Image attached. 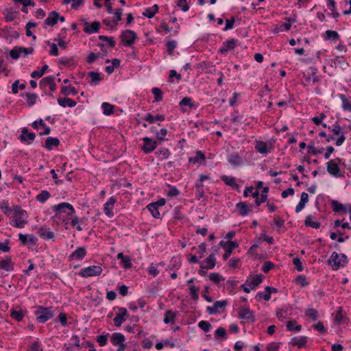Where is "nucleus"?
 Returning a JSON list of instances; mask_svg holds the SVG:
<instances>
[{
  "instance_id": "1",
  "label": "nucleus",
  "mask_w": 351,
  "mask_h": 351,
  "mask_svg": "<svg viewBox=\"0 0 351 351\" xmlns=\"http://www.w3.org/2000/svg\"><path fill=\"white\" fill-rule=\"evenodd\" d=\"M14 224L13 226L18 228H24L27 223V213L19 206H13Z\"/></svg>"
},
{
  "instance_id": "2",
  "label": "nucleus",
  "mask_w": 351,
  "mask_h": 351,
  "mask_svg": "<svg viewBox=\"0 0 351 351\" xmlns=\"http://www.w3.org/2000/svg\"><path fill=\"white\" fill-rule=\"evenodd\" d=\"M348 263L347 256L344 254H339L333 252L328 260V264L330 265L334 270H337L340 267H344Z\"/></svg>"
},
{
  "instance_id": "3",
  "label": "nucleus",
  "mask_w": 351,
  "mask_h": 351,
  "mask_svg": "<svg viewBox=\"0 0 351 351\" xmlns=\"http://www.w3.org/2000/svg\"><path fill=\"white\" fill-rule=\"evenodd\" d=\"M53 210L55 212V217L60 218L64 215L66 216H71L75 213L73 206L67 202H62L53 207Z\"/></svg>"
},
{
  "instance_id": "4",
  "label": "nucleus",
  "mask_w": 351,
  "mask_h": 351,
  "mask_svg": "<svg viewBox=\"0 0 351 351\" xmlns=\"http://www.w3.org/2000/svg\"><path fill=\"white\" fill-rule=\"evenodd\" d=\"M36 320L39 323H45L54 316V312L51 308H46L39 306L35 311Z\"/></svg>"
},
{
  "instance_id": "5",
  "label": "nucleus",
  "mask_w": 351,
  "mask_h": 351,
  "mask_svg": "<svg viewBox=\"0 0 351 351\" xmlns=\"http://www.w3.org/2000/svg\"><path fill=\"white\" fill-rule=\"evenodd\" d=\"M341 161V160L339 158L329 160L326 163V170L328 173L336 178L341 176L340 167L339 166V162Z\"/></svg>"
},
{
  "instance_id": "6",
  "label": "nucleus",
  "mask_w": 351,
  "mask_h": 351,
  "mask_svg": "<svg viewBox=\"0 0 351 351\" xmlns=\"http://www.w3.org/2000/svg\"><path fill=\"white\" fill-rule=\"evenodd\" d=\"M102 272V268L99 265H92L80 270L79 275L84 278L99 276Z\"/></svg>"
},
{
  "instance_id": "7",
  "label": "nucleus",
  "mask_w": 351,
  "mask_h": 351,
  "mask_svg": "<svg viewBox=\"0 0 351 351\" xmlns=\"http://www.w3.org/2000/svg\"><path fill=\"white\" fill-rule=\"evenodd\" d=\"M239 317L245 320L247 323H253L255 322L254 312L245 306H241L238 311Z\"/></svg>"
},
{
  "instance_id": "8",
  "label": "nucleus",
  "mask_w": 351,
  "mask_h": 351,
  "mask_svg": "<svg viewBox=\"0 0 351 351\" xmlns=\"http://www.w3.org/2000/svg\"><path fill=\"white\" fill-rule=\"evenodd\" d=\"M122 42L128 46H131L134 40L137 38L136 34L130 29L125 30L122 32L120 36Z\"/></svg>"
},
{
  "instance_id": "9",
  "label": "nucleus",
  "mask_w": 351,
  "mask_h": 351,
  "mask_svg": "<svg viewBox=\"0 0 351 351\" xmlns=\"http://www.w3.org/2000/svg\"><path fill=\"white\" fill-rule=\"evenodd\" d=\"M143 145L142 147V150L145 154H149L152 152L158 146V142L155 140H153L149 137H144L143 138Z\"/></svg>"
},
{
  "instance_id": "10",
  "label": "nucleus",
  "mask_w": 351,
  "mask_h": 351,
  "mask_svg": "<svg viewBox=\"0 0 351 351\" xmlns=\"http://www.w3.org/2000/svg\"><path fill=\"white\" fill-rule=\"evenodd\" d=\"M36 135L33 132H29L27 128H23L21 130V134L19 136L20 141L27 145L31 144L35 139Z\"/></svg>"
},
{
  "instance_id": "11",
  "label": "nucleus",
  "mask_w": 351,
  "mask_h": 351,
  "mask_svg": "<svg viewBox=\"0 0 351 351\" xmlns=\"http://www.w3.org/2000/svg\"><path fill=\"white\" fill-rule=\"evenodd\" d=\"M331 131L334 133L335 135H339V137L337 138L335 145L337 146H341L346 140V136L342 128L340 126V125L336 123L335 125H333V128L331 129Z\"/></svg>"
},
{
  "instance_id": "12",
  "label": "nucleus",
  "mask_w": 351,
  "mask_h": 351,
  "mask_svg": "<svg viewBox=\"0 0 351 351\" xmlns=\"http://www.w3.org/2000/svg\"><path fill=\"white\" fill-rule=\"evenodd\" d=\"M40 86L42 88H45L49 86L51 91H55L56 89V85L55 83V77L53 76H47L43 78L40 81Z\"/></svg>"
},
{
  "instance_id": "13",
  "label": "nucleus",
  "mask_w": 351,
  "mask_h": 351,
  "mask_svg": "<svg viewBox=\"0 0 351 351\" xmlns=\"http://www.w3.org/2000/svg\"><path fill=\"white\" fill-rule=\"evenodd\" d=\"M201 269H211L215 267L216 265V258L215 254H210L204 261V262H200Z\"/></svg>"
},
{
  "instance_id": "14",
  "label": "nucleus",
  "mask_w": 351,
  "mask_h": 351,
  "mask_svg": "<svg viewBox=\"0 0 351 351\" xmlns=\"http://www.w3.org/2000/svg\"><path fill=\"white\" fill-rule=\"evenodd\" d=\"M116 202V198L114 197H111L104 204V211L108 217H112L114 216L112 210L114 209V206Z\"/></svg>"
},
{
  "instance_id": "15",
  "label": "nucleus",
  "mask_w": 351,
  "mask_h": 351,
  "mask_svg": "<svg viewBox=\"0 0 351 351\" xmlns=\"http://www.w3.org/2000/svg\"><path fill=\"white\" fill-rule=\"evenodd\" d=\"M237 43L238 40L234 38L228 40L223 43V46L219 49V53L225 54L228 50L234 49Z\"/></svg>"
},
{
  "instance_id": "16",
  "label": "nucleus",
  "mask_w": 351,
  "mask_h": 351,
  "mask_svg": "<svg viewBox=\"0 0 351 351\" xmlns=\"http://www.w3.org/2000/svg\"><path fill=\"white\" fill-rule=\"evenodd\" d=\"M14 263L12 262L10 256H5L0 261V269L6 271H12L14 270Z\"/></svg>"
},
{
  "instance_id": "17",
  "label": "nucleus",
  "mask_w": 351,
  "mask_h": 351,
  "mask_svg": "<svg viewBox=\"0 0 351 351\" xmlns=\"http://www.w3.org/2000/svg\"><path fill=\"white\" fill-rule=\"evenodd\" d=\"M84 31L87 34H94L98 32L100 27V23L98 21H94L92 23H89L87 21L84 23Z\"/></svg>"
},
{
  "instance_id": "18",
  "label": "nucleus",
  "mask_w": 351,
  "mask_h": 351,
  "mask_svg": "<svg viewBox=\"0 0 351 351\" xmlns=\"http://www.w3.org/2000/svg\"><path fill=\"white\" fill-rule=\"evenodd\" d=\"M86 254V249L84 247H79L75 250L70 256L69 259L70 261L77 259L82 260Z\"/></svg>"
},
{
  "instance_id": "19",
  "label": "nucleus",
  "mask_w": 351,
  "mask_h": 351,
  "mask_svg": "<svg viewBox=\"0 0 351 351\" xmlns=\"http://www.w3.org/2000/svg\"><path fill=\"white\" fill-rule=\"evenodd\" d=\"M58 21V12L53 11L49 13L47 18L45 20V23L49 26H54Z\"/></svg>"
},
{
  "instance_id": "20",
  "label": "nucleus",
  "mask_w": 351,
  "mask_h": 351,
  "mask_svg": "<svg viewBox=\"0 0 351 351\" xmlns=\"http://www.w3.org/2000/svg\"><path fill=\"white\" fill-rule=\"evenodd\" d=\"M38 233L43 239H51L54 237V234L51 231L50 228L42 226L39 228Z\"/></svg>"
},
{
  "instance_id": "21",
  "label": "nucleus",
  "mask_w": 351,
  "mask_h": 351,
  "mask_svg": "<svg viewBox=\"0 0 351 351\" xmlns=\"http://www.w3.org/2000/svg\"><path fill=\"white\" fill-rule=\"evenodd\" d=\"M110 341L112 343L114 346H121L125 345V337L121 333H113L111 336Z\"/></svg>"
},
{
  "instance_id": "22",
  "label": "nucleus",
  "mask_w": 351,
  "mask_h": 351,
  "mask_svg": "<svg viewBox=\"0 0 351 351\" xmlns=\"http://www.w3.org/2000/svg\"><path fill=\"white\" fill-rule=\"evenodd\" d=\"M308 193L305 192L302 193L300 200L295 207V213H298L304 209L305 204L308 202Z\"/></svg>"
},
{
  "instance_id": "23",
  "label": "nucleus",
  "mask_w": 351,
  "mask_h": 351,
  "mask_svg": "<svg viewBox=\"0 0 351 351\" xmlns=\"http://www.w3.org/2000/svg\"><path fill=\"white\" fill-rule=\"evenodd\" d=\"M255 149L260 154L265 155L267 154L269 152L267 144L265 142L261 141H256L255 142Z\"/></svg>"
},
{
  "instance_id": "24",
  "label": "nucleus",
  "mask_w": 351,
  "mask_h": 351,
  "mask_svg": "<svg viewBox=\"0 0 351 351\" xmlns=\"http://www.w3.org/2000/svg\"><path fill=\"white\" fill-rule=\"evenodd\" d=\"M88 76L90 78L89 83L92 86H97L102 80L101 74L95 71L88 72Z\"/></svg>"
},
{
  "instance_id": "25",
  "label": "nucleus",
  "mask_w": 351,
  "mask_h": 351,
  "mask_svg": "<svg viewBox=\"0 0 351 351\" xmlns=\"http://www.w3.org/2000/svg\"><path fill=\"white\" fill-rule=\"evenodd\" d=\"M60 145V141L57 138L48 137L45 141V147L48 150H51L53 147H57Z\"/></svg>"
},
{
  "instance_id": "26",
  "label": "nucleus",
  "mask_w": 351,
  "mask_h": 351,
  "mask_svg": "<svg viewBox=\"0 0 351 351\" xmlns=\"http://www.w3.org/2000/svg\"><path fill=\"white\" fill-rule=\"evenodd\" d=\"M221 180L226 184L235 189H239V186L237 184L236 180L234 177L222 176Z\"/></svg>"
},
{
  "instance_id": "27",
  "label": "nucleus",
  "mask_w": 351,
  "mask_h": 351,
  "mask_svg": "<svg viewBox=\"0 0 351 351\" xmlns=\"http://www.w3.org/2000/svg\"><path fill=\"white\" fill-rule=\"evenodd\" d=\"M38 123H40V125L44 128L45 130L43 132L40 133V136L43 135H48L51 132V129L49 127L47 126L44 123V121L42 119H40L38 121H35L32 123V127L34 129H38Z\"/></svg>"
},
{
  "instance_id": "28",
  "label": "nucleus",
  "mask_w": 351,
  "mask_h": 351,
  "mask_svg": "<svg viewBox=\"0 0 351 351\" xmlns=\"http://www.w3.org/2000/svg\"><path fill=\"white\" fill-rule=\"evenodd\" d=\"M19 237L23 244H26L28 242L35 244L37 241L36 237L32 234L29 235L20 233Z\"/></svg>"
},
{
  "instance_id": "29",
  "label": "nucleus",
  "mask_w": 351,
  "mask_h": 351,
  "mask_svg": "<svg viewBox=\"0 0 351 351\" xmlns=\"http://www.w3.org/2000/svg\"><path fill=\"white\" fill-rule=\"evenodd\" d=\"M317 69L315 67L309 68L307 71L308 80H312L313 83H317L320 80V77L317 75Z\"/></svg>"
},
{
  "instance_id": "30",
  "label": "nucleus",
  "mask_w": 351,
  "mask_h": 351,
  "mask_svg": "<svg viewBox=\"0 0 351 351\" xmlns=\"http://www.w3.org/2000/svg\"><path fill=\"white\" fill-rule=\"evenodd\" d=\"M58 104L62 107L69 106L73 108L76 106L77 103L70 98H61L58 99Z\"/></svg>"
},
{
  "instance_id": "31",
  "label": "nucleus",
  "mask_w": 351,
  "mask_h": 351,
  "mask_svg": "<svg viewBox=\"0 0 351 351\" xmlns=\"http://www.w3.org/2000/svg\"><path fill=\"white\" fill-rule=\"evenodd\" d=\"M152 132H155L156 138L160 141L162 142L167 140L165 138V136L167 134V130L165 128H162L160 130L158 131L155 130L154 127L151 128Z\"/></svg>"
},
{
  "instance_id": "32",
  "label": "nucleus",
  "mask_w": 351,
  "mask_h": 351,
  "mask_svg": "<svg viewBox=\"0 0 351 351\" xmlns=\"http://www.w3.org/2000/svg\"><path fill=\"white\" fill-rule=\"evenodd\" d=\"M236 208L239 214L241 216H245L250 212V209L245 202H241L236 204Z\"/></svg>"
},
{
  "instance_id": "33",
  "label": "nucleus",
  "mask_w": 351,
  "mask_h": 351,
  "mask_svg": "<svg viewBox=\"0 0 351 351\" xmlns=\"http://www.w3.org/2000/svg\"><path fill=\"white\" fill-rule=\"evenodd\" d=\"M158 10V5L155 4L152 7L145 8L144 12H143V15L149 19H152Z\"/></svg>"
},
{
  "instance_id": "34",
  "label": "nucleus",
  "mask_w": 351,
  "mask_h": 351,
  "mask_svg": "<svg viewBox=\"0 0 351 351\" xmlns=\"http://www.w3.org/2000/svg\"><path fill=\"white\" fill-rule=\"evenodd\" d=\"M205 160L206 157L201 151H197L194 157H190L189 158V162H193L194 164L198 162L202 163L204 162Z\"/></svg>"
},
{
  "instance_id": "35",
  "label": "nucleus",
  "mask_w": 351,
  "mask_h": 351,
  "mask_svg": "<svg viewBox=\"0 0 351 351\" xmlns=\"http://www.w3.org/2000/svg\"><path fill=\"white\" fill-rule=\"evenodd\" d=\"M304 225L306 226H309L313 228L318 229L320 228L321 223L318 221H315L313 220L312 215H307L304 220Z\"/></svg>"
},
{
  "instance_id": "36",
  "label": "nucleus",
  "mask_w": 351,
  "mask_h": 351,
  "mask_svg": "<svg viewBox=\"0 0 351 351\" xmlns=\"http://www.w3.org/2000/svg\"><path fill=\"white\" fill-rule=\"evenodd\" d=\"M264 279L262 274L256 275L252 278L251 281L249 282L248 286L251 287L252 289H254L259 284H261Z\"/></svg>"
},
{
  "instance_id": "37",
  "label": "nucleus",
  "mask_w": 351,
  "mask_h": 351,
  "mask_svg": "<svg viewBox=\"0 0 351 351\" xmlns=\"http://www.w3.org/2000/svg\"><path fill=\"white\" fill-rule=\"evenodd\" d=\"M165 119V115L163 114H157L156 116H153L152 114L148 113L144 118V120L148 121L150 123H152L156 121H162Z\"/></svg>"
},
{
  "instance_id": "38",
  "label": "nucleus",
  "mask_w": 351,
  "mask_h": 351,
  "mask_svg": "<svg viewBox=\"0 0 351 351\" xmlns=\"http://www.w3.org/2000/svg\"><path fill=\"white\" fill-rule=\"evenodd\" d=\"M339 97L342 101V108L344 111H349L351 112V100L346 98L345 95L339 94Z\"/></svg>"
},
{
  "instance_id": "39",
  "label": "nucleus",
  "mask_w": 351,
  "mask_h": 351,
  "mask_svg": "<svg viewBox=\"0 0 351 351\" xmlns=\"http://www.w3.org/2000/svg\"><path fill=\"white\" fill-rule=\"evenodd\" d=\"M228 160L233 166H239L243 162L242 158L238 154H232Z\"/></svg>"
},
{
  "instance_id": "40",
  "label": "nucleus",
  "mask_w": 351,
  "mask_h": 351,
  "mask_svg": "<svg viewBox=\"0 0 351 351\" xmlns=\"http://www.w3.org/2000/svg\"><path fill=\"white\" fill-rule=\"evenodd\" d=\"M101 108L103 110V113L105 115L109 116L114 113V107L113 105H112L109 103H107V102L102 103Z\"/></svg>"
},
{
  "instance_id": "41",
  "label": "nucleus",
  "mask_w": 351,
  "mask_h": 351,
  "mask_svg": "<svg viewBox=\"0 0 351 351\" xmlns=\"http://www.w3.org/2000/svg\"><path fill=\"white\" fill-rule=\"evenodd\" d=\"M238 247V244L236 242L229 241V245L226 248V252L223 256L224 260H227L231 255L233 249Z\"/></svg>"
},
{
  "instance_id": "42",
  "label": "nucleus",
  "mask_w": 351,
  "mask_h": 351,
  "mask_svg": "<svg viewBox=\"0 0 351 351\" xmlns=\"http://www.w3.org/2000/svg\"><path fill=\"white\" fill-rule=\"evenodd\" d=\"M10 316L14 320L21 322L23 319L25 315L22 311H17L14 308H12L10 309Z\"/></svg>"
},
{
  "instance_id": "43",
  "label": "nucleus",
  "mask_w": 351,
  "mask_h": 351,
  "mask_svg": "<svg viewBox=\"0 0 351 351\" xmlns=\"http://www.w3.org/2000/svg\"><path fill=\"white\" fill-rule=\"evenodd\" d=\"M331 207L332 208L333 211L335 213H346L347 211L346 208L343 206V205L337 200H332L331 202Z\"/></svg>"
},
{
  "instance_id": "44",
  "label": "nucleus",
  "mask_w": 351,
  "mask_h": 351,
  "mask_svg": "<svg viewBox=\"0 0 351 351\" xmlns=\"http://www.w3.org/2000/svg\"><path fill=\"white\" fill-rule=\"evenodd\" d=\"M177 313V311H172L171 310L167 311L165 314V318L163 320L164 323L169 324L170 322H174V319L176 317Z\"/></svg>"
},
{
  "instance_id": "45",
  "label": "nucleus",
  "mask_w": 351,
  "mask_h": 351,
  "mask_svg": "<svg viewBox=\"0 0 351 351\" xmlns=\"http://www.w3.org/2000/svg\"><path fill=\"white\" fill-rule=\"evenodd\" d=\"M307 342V337L302 336L300 337H295L292 339V343L293 346H298L299 348L304 346Z\"/></svg>"
},
{
  "instance_id": "46",
  "label": "nucleus",
  "mask_w": 351,
  "mask_h": 351,
  "mask_svg": "<svg viewBox=\"0 0 351 351\" xmlns=\"http://www.w3.org/2000/svg\"><path fill=\"white\" fill-rule=\"evenodd\" d=\"M269 191V187L265 186L263 188L261 195H260V198L256 199V206H259L261 203H264L267 201V193Z\"/></svg>"
},
{
  "instance_id": "47",
  "label": "nucleus",
  "mask_w": 351,
  "mask_h": 351,
  "mask_svg": "<svg viewBox=\"0 0 351 351\" xmlns=\"http://www.w3.org/2000/svg\"><path fill=\"white\" fill-rule=\"evenodd\" d=\"M147 208L151 213L152 215L156 218L159 219L160 217V214L158 211V207L156 206L154 203L149 204L147 206Z\"/></svg>"
},
{
  "instance_id": "48",
  "label": "nucleus",
  "mask_w": 351,
  "mask_h": 351,
  "mask_svg": "<svg viewBox=\"0 0 351 351\" xmlns=\"http://www.w3.org/2000/svg\"><path fill=\"white\" fill-rule=\"evenodd\" d=\"M61 93L64 96H69L71 94L75 95L77 94L78 92L76 88H75L71 86H62L61 88Z\"/></svg>"
},
{
  "instance_id": "49",
  "label": "nucleus",
  "mask_w": 351,
  "mask_h": 351,
  "mask_svg": "<svg viewBox=\"0 0 351 351\" xmlns=\"http://www.w3.org/2000/svg\"><path fill=\"white\" fill-rule=\"evenodd\" d=\"M3 14H5V21L7 22H10L16 19L18 12L16 11H10L6 8L3 12Z\"/></svg>"
},
{
  "instance_id": "50",
  "label": "nucleus",
  "mask_w": 351,
  "mask_h": 351,
  "mask_svg": "<svg viewBox=\"0 0 351 351\" xmlns=\"http://www.w3.org/2000/svg\"><path fill=\"white\" fill-rule=\"evenodd\" d=\"M25 96L27 97V104L28 106L31 107L34 106L38 99V95L36 93H26Z\"/></svg>"
},
{
  "instance_id": "51",
  "label": "nucleus",
  "mask_w": 351,
  "mask_h": 351,
  "mask_svg": "<svg viewBox=\"0 0 351 351\" xmlns=\"http://www.w3.org/2000/svg\"><path fill=\"white\" fill-rule=\"evenodd\" d=\"M50 197L49 191L43 190L37 196L36 200L40 203H45Z\"/></svg>"
},
{
  "instance_id": "52",
  "label": "nucleus",
  "mask_w": 351,
  "mask_h": 351,
  "mask_svg": "<svg viewBox=\"0 0 351 351\" xmlns=\"http://www.w3.org/2000/svg\"><path fill=\"white\" fill-rule=\"evenodd\" d=\"M339 38V35L336 31L326 30L325 32V39L330 40H336Z\"/></svg>"
},
{
  "instance_id": "53",
  "label": "nucleus",
  "mask_w": 351,
  "mask_h": 351,
  "mask_svg": "<svg viewBox=\"0 0 351 351\" xmlns=\"http://www.w3.org/2000/svg\"><path fill=\"white\" fill-rule=\"evenodd\" d=\"M84 2V0H64L63 4H69L71 3V8L73 10L78 9Z\"/></svg>"
},
{
  "instance_id": "54",
  "label": "nucleus",
  "mask_w": 351,
  "mask_h": 351,
  "mask_svg": "<svg viewBox=\"0 0 351 351\" xmlns=\"http://www.w3.org/2000/svg\"><path fill=\"white\" fill-rule=\"evenodd\" d=\"M305 315L313 321H316L318 318V312L314 308H308L305 311Z\"/></svg>"
},
{
  "instance_id": "55",
  "label": "nucleus",
  "mask_w": 351,
  "mask_h": 351,
  "mask_svg": "<svg viewBox=\"0 0 351 351\" xmlns=\"http://www.w3.org/2000/svg\"><path fill=\"white\" fill-rule=\"evenodd\" d=\"M327 4L328 6L332 7L330 9L331 15L333 16V18L337 19L339 16V13L336 10V3L335 0H328Z\"/></svg>"
},
{
  "instance_id": "56",
  "label": "nucleus",
  "mask_w": 351,
  "mask_h": 351,
  "mask_svg": "<svg viewBox=\"0 0 351 351\" xmlns=\"http://www.w3.org/2000/svg\"><path fill=\"white\" fill-rule=\"evenodd\" d=\"M155 154L158 156H161V159H166L170 156L171 152L167 148L162 147L157 150Z\"/></svg>"
},
{
  "instance_id": "57",
  "label": "nucleus",
  "mask_w": 351,
  "mask_h": 351,
  "mask_svg": "<svg viewBox=\"0 0 351 351\" xmlns=\"http://www.w3.org/2000/svg\"><path fill=\"white\" fill-rule=\"evenodd\" d=\"M210 280L215 283L219 284L221 281H224V278L218 273H212L209 275Z\"/></svg>"
},
{
  "instance_id": "58",
  "label": "nucleus",
  "mask_w": 351,
  "mask_h": 351,
  "mask_svg": "<svg viewBox=\"0 0 351 351\" xmlns=\"http://www.w3.org/2000/svg\"><path fill=\"white\" fill-rule=\"evenodd\" d=\"M47 69L48 66L45 64L42 67V69L40 71H34L32 72L30 75L32 78L40 77L45 74Z\"/></svg>"
},
{
  "instance_id": "59",
  "label": "nucleus",
  "mask_w": 351,
  "mask_h": 351,
  "mask_svg": "<svg viewBox=\"0 0 351 351\" xmlns=\"http://www.w3.org/2000/svg\"><path fill=\"white\" fill-rule=\"evenodd\" d=\"M199 289L198 287H196L195 285H192L189 288V293L191 296V298L194 300H197L198 299V293H199Z\"/></svg>"
},
{
  "instance_id": "60",
  "label": "nucleus",
  "mask_w": 351,
  "mask_h": 351,
  "mask_svg": "<svg viewBox=\"0 0 351 351\" xmlns=\"http://www.w3.org/2000/svg\"><path fill=\"white\" fill-rule=\"evenodd\" d=\"M0 207L2 210V212L4 214H8L10 213H13V207L12 208L9 207L8 201H5V200L2 201V202L1 203Z\"/></svg>"
},
{
  "instance_id": "61",
  "label": "nucleus",
  "mask_w": 351,
  "mask_h": 351,
  "mask_svg": "<svg viewBox=\"0 0 351 351\" xmlns=\"http://www.w3.org/2000/svg\"><path fill=\"white\" fill-rule=\"evenodd\" d=\"M152 92L154 95L156 101H160L162 99V92L159 88H153Z\"/></svg>"
},
{
  "instance_id": "62",
  "label": "nucleus",
  "mask_w": 351,
  "mask_h": 351,
  "mask_svg": "<svg viewBox=\"0 0 351 351\" xmlns=\"http://www.w3.org/2000/svg\"><path fill=\"white\" fill-rule=\"evenodd\" d=\"M167 50L169 55H172L173 50L176 48L177 43L176 40H169L167 44Z\"/></svg>"
},
{
  "instance_id": "63",
  "label": "nucleus",
  "mask_w": 351,
  "mask_h": 351,
  "mask_svg": "<svg viewBox=\"0 0 351 351\" xmlns=\"http://www.w3.org/2000/svg\"><path fill=\"white\" fill-rule=\"evenodd\" d=\"M198 326L204 332H208L211 329V324L208 321H200Z\"/></svg>"
},
{
  "instance_id": "64",
  "label": "nucleus",
  "mask_w": 351,
  "mask_h": 351,
  "mask_svg": "<svg viewBox=\"0 0 351 351\" xmlns=\"http://www.w3.org/2000/svg\"><path fill=\"white\" fill-rule=\"evenodd\" d=\"M29 351H43L40 344L38 341H34L28 348Z\"/></svg>"
}]
</instances>
